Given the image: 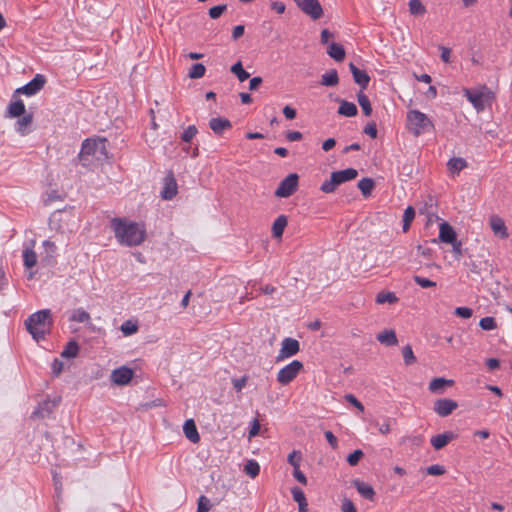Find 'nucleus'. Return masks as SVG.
Wrapping results in <instances>:
<instances>
[{"label":"nucleus","instance_id":"obj_9","mask_svg":"<svg viewBox=\"0 0 512 512\" xmlns=\"http://www.w3.org/2000/svg\"><path fill=\"white\" fill-rule=\"evenodd\" d=\"M297 6L312 19H319L323 15V9L318 0H295Z\"/></svg>","mask_w":512,"mask_h":512},{"label":"nucleus","instance_id":"obj_4","mask_svg":"<svg viewBox=\"0 0 512 512\" xmlns=\"http://www.w3.org/2000/svg\"><path fill=\"white\" fill-rule=\"evenodd\" d=\"M464 95L477 112H482L490 106L495 98L494 92L486 85H479L475 88H464Z\"/></svg>","mask_w":512,"mask_h":512},{"label":"nucleus","instance_id":"obj_50","mask_svg":"<svg viewBox=\"0 0 512 512\" xmlns=\"http://www.w3.org/2000/svg\"><path fill=\"white\" fill-rule=\"evenodd\" d=\"M413 280L422 288H431L436 286V282L431 281L427 278L421 277L419 275H415Z\"/></svg>","mask_w":512,"mask_h":512},{"label":"nucleus","instance_id":"obj_17","mask_svg":"<svg viewBox=\"0 0 512 512\" xmlns=\"http://www.w3.org/2000/svg\"><path fill=\"white\" fill-rule=\"evenodd\" d=\"M490 227L494 234L499 236L500 238L504 239L508 237L505 222L499 216L493 215L490 217Z\"/></svg>","mask_w":512,"mask_h":512},{"label":"nucleus","instance_id":"obj_21","mask_svg":"<svg viewBox=\"0 0 512 512\" xmlns=\"http://www.w3.org/2000/svg\"><path fill=\"white\" fill-rule=\"evenodd\" d=\"M33 121L31 114L23 115L22 118L18 119L15 124V130L22 136L27 135L30 132V125Z\"/></svg>","mask_w":512,"mask_h":512},{"label":"nucleus","instance_id":"obj_26","mask_svg":"<svg viewBox=\"0 0 512 512\" xmlns=\"http://www.w3.org/2000/svg\"><path fill=\"white\" fill-rule=\"evenodd\" d=\"M338 114L345 117H353L357 114V107L352 102L341 100L338 108Z\"/></svg>","mask_w":512,"mask_h":512},{"label":"nucleus","instance_id":"obj_49","mask_svg":"<svg viewBox=\"0 0 512 512\" xmlns=\"http://www.w3.org/2000/svg\"><path fill=\"white\" fill-rule=\"evenodd\" d=\"M454 314L463 319H469L473 315V310L469 307H457Z\"/></svg>","mask_w":512,"mask_h":512},{"label":"nucleus","instance_id":"obj_5","mask_svg":"<svg viewBox=\"0 0 512 512\" xmlns=\"http://www.w3.org/2000/svg\"><path fill=\"white\" fill-rule=\"evenodd\" d=\"M407 128L415 136H419L433 130L434 124L425 113L414 109L407 113Z\"/></svg>","mask_w":512,"mask_h":512},{"label":"nucleus","instance_id":"obj_64","mask_svg":"<svg viewBox=\"0 0 512 512\" xmlns=\"http://www.w3.org/2000/svg\"><path fill=\"white\" fill-rule=\"evenodd\" d=\"M271 8L278 14H283L286 10V6L282 2L274 1L271 3Z\"/></svg>","mask_w":512,"mask_h":512},{"label":"nucleus","instance_id":"obj_33","mask_svg":"<svg viewBox=\"0 0 512 512\" xmlns=\"http://www.w3.org/2000/svg\"><path fill=\"white\" fill-rule=\"evenodd\" d=\"M447 166L452 173H459L467 166V162L463 158H452L448 161Z\"/></svg>","mask_w":512,"mask_h":512},{"label":"nucleus","instance_id":"obj_53","mask_svg":"<svg viewBox=\"0 0 512 512\" xmlns=\"http://www.w3.org/2000/svg\"><path fill=\"white\" fill-rule=\"evenodd\" d=\"M226 9H227V5H225V4L214 6L209 9V16L212 19H217L223 14V12Z\"/></svg>","mask_w":512,"mask_h":512},{"label":"nucleus","instance_id":"obj_16","mask_svg":"<svg viewBox=\"0 0 512 512\" xmlns=\"http://www.w3.org/2000/svg\"><path fill=\"white\" fill-rule=\"evenodd\" d=\"M177 194V183L172 174L165 177L164 188L161 196L165 200H171Z\"/></svg>","mask_w":512,"mask_h":512},{"label":"nucleus","instance_id":"obj_20","mask_svg":"<svg viewBox=\"0 0 512 512\" xmlns=\"http://www.w3.org/2000/svg\"><path fill=\"white\" fill-rule=\"evenodd\" d=\"M183 432L188 440L192 443H198L200 440L199 433L197 431L195 422L192 419L185 421L183 425Z\"/></svg>","mask_w":512,"mask_h":512},{"label":"nucleus","instance_id":"obj_47","mask_svg":"<svg viewBox=\"0 0 512 512\" xmlns=\"http://www.w3.org/2000/svg\"><path fill=\"white\" fill-rule=\"evenodd\" d=\"M42 245H43V247L45 249V253H46L44 260L48 261L50 258H52L54 256L55 251H56V245L49 240L43 241Z\"/></svg>","mask_w":512,"mask_h":512},{"label":"nucleus","instance_id":"obj_58","mask_svg":"<svg viewBox=\"0 0 512 512\" xmlns=\"http://www.w3.org/2000/svg\"><path fill=\"white\" fill-rule=\"evenodd\" d=\"M427 473L429 475L438 476L445 473V469L443 466L439 464L431 465L427 468Z\"/></svg>","mask_w":512,"mask_h":512},{"label":"nucleus","instance_id":"obj_29","mask_svg":"<svg viewBox=\"0 0 512 512\" xmlns=\"http://www.w3.org/2000/svg\"><path fill=\"white\" fill-rule=\"evenodd\" d=\"M339 83L338 73L335 69H331L321 76V85L336 86Z\"/></svg>","mask_w":512,"mask_h":512},{"label":"nucleus","instance_id":"obj_30","mask_svg":"<svg viewBox=\"0 0 512 512\" xmlns=\"http://www.w3.org/2000/svg\"><path fill=\"white\" fill-rule=\"evenodd\" d=\"M70 321L78 323H89L91 320L90 314L82 308L74 309L69 317Z\"/></svg>","mask_w":512,"mask_h":512},{"label":"nucleus","instance_id":"obj_14","mask_svg":"<svg viewBox=\"0 0 512 512\" xmlns=\"http://www.w3.org/2000/svg\"><path fill=\"white\" fill-rule=\"evenodd\" d=\"M457 240L456 232L453 227L447 222H442L439 226V236L438 239H433V243H437V241L450 244Z\"/></svg>","mask_w":512,"mask_h":512},{"label":"nucleus","instance_id":"obj_46","mask_svg":"<svg viewBox=\"0 0 512 512\" xmlns=\"http://www.w3.org/2000/svg\"><path fill=\"white\" fill-rule=\"evenodd\" d=\"M197 132H198V130H197L196 126L195 125H190L182 133L181 139L184 142L189 143L196 136Z\"/></svg>","mask_w":512,"mask_h":512},{"label":"nucleus","instance_id":"obj_7","mask_svg":"<svg viewBox=\"0 0 512 512\" xmlns=\"http://www.w3.org/2000/svg\"><path fill=\"white\" fill-rule=\"evenodd\" d=\"M302 368L303 364L299 360H293L279 370L277 373V381L282 385L290 383L296 378Z\"/></svg>","mask_w":512,"mask_h":512},{"label":"nucleus","instance_id":"obj_39","mask_svg":"<svg viewBox=\"0 0 512 512\" xmlns=\"http://www.w3.org/2000/svg\"><path fill=\"white\" fill-rule=\"evenodd\" d=\"M358 103L366 116H370L372 113V107L369 98L362 92L357 95Z\"/></svg>","mask_w":512,"mask_h":512},{"label":"nucleus","instance_id":"obj_2","mask_svg":"<svg viewBox=\"0 0 512 512\" xmlns=\"http://www.w3.org/2000/svg\"><path fill=\"white\" fill-rule=\"evenodd\" d=\"M52 324L53 320L49 309L37 311L31 314L25 321L28 332L36 341L44 339L45 335L50 331Z\"/></svg>","mask_w":512,"mask_h":512},{"label":"nucleus","instance_id":"obj_40","mask_svg":"<svg viewBox=\"0 0 512 512\" xmlns=\"http://www.w3.org/2000/svg\"><path fill=\"white\" fill-rule=\"evenodd\" d=\"M244 472L251 478H255L260 472V466L255 460H249L244 466Z\"/></svg>","mask_w":512,"mask_h":512},{"label":"nucleus","instance_id":"obj_28","mask_svg":"<svg viewBox=\"0 0 512 512\" xmlns=\"http://www.w3.org/2000/svg\"><path fill=\"white\" fill-rule=\"evenodd\" d=\"M377 340L384 345L393 346L396 345L398 340L393 330H385L377 335Z\"/></svg>","mask_w":512,"mask_h":512},{"label":"nucleus","instance_id":"obj_22","mask_svg":"<svg viewBox=\"0 0 512 512\" xmlns=\"http://www.w3.org/2000/svg\"><path fill=\"white\" fill-rule=\"evenodd\" d=\"M23 264L27 269H32L37 264V254L33 247H25L23 250Z\"/></svg>","mask_w":512,"mask_h":512},{"label":"nucleus","instance_id":"obj_63","mask_svg":"<svg viewBox=\"0 0 512 512\" xmlns=\"http://www.w3.org/2000/svg\"><path fill=\"white\" fill-rule=\"evenodd\" d=\"M441 50V59L445 63H449L451 61V50L447 47H440Z\"/></svg>","mask_w":512,"mask_h":512},{"label":"nucleus","instance_id":"obj_25","mask_svg":"<svg viewBox=\"0 0 512 512\" xmlns=\"http://www.w3.org/2000/svg\"><path fill=\"white\" fill-rule=\"evenodd\" d=\"M287 217L285 215L278 216L272 226V234L275 238H281L287 226Z\"/></svg>","mask_w":512,"mask_h":512},{"label":"nucleus","instance_id":"obj_10","mask_svg":"<svg viewBox=\"0 0 512 512\" xmlns=\"http://www.w3.org/2000/svg\"><path fill=\"white\" fill-rule=\"evenodd\" d=\"M300 345L296 339L285 338L281 343L280 351L277 355V360L281 361L286 358H290L299 352Z\"/></svg>","mask_w":512,"mask_h":512},{"label":"nucleus","instance_id":"obj_23","mask_svg":"<svg viewBox=\"0 0 512 512\" xmlns=\"http://www.w3.org/2000/svg\"><path fill=\"white\" fill-rule=\"evenodd\" d=\"M209 127L214 133L221 134L225 129L231 127V123L225 118H212L209 121Z\"/></svg>","mask_w":512,"mask_h":512},{"label":"nucleus","instance_id":"obj_54","mask_svg":"<svg viewBox=\"0 0 512 512\" xmlns=\"http://www.w3.org/2000/svg\"><path fill=\"white\" fill-rule=\"evenodd\" d=\"M390 422H391L390 419H387L383 423H379V422L375 421V422H373V425L378 429V431L381 434L386 435V434L390 433V431H391Z\"/></svg>","mask_w":512,"mask_h":512},{"label":"nucleus","instance_id":"obj_35","mask_svg":"<svg viewBox=\"0 0 512 512\" xmlns=\"http://www.w3.org/2000/svg\"><path fill=\"white\" fill-rule=\"evenodd\" d=\"M139 327L137 322L132 320H127L122 323L120 330L124 336H131L138 331Z\"/></svg>","mask_w":512,"mask_h":512},{"label":"nucleus","instance_id":"obj_41","mask_svg":"<svg viewBox=\"0 0 512 512\" xmlns=\"http://www.w3.org/2000/svg\"><path fill=\"white\" fill-rule=\"evenodd\" d=\"M453 382L451 380H446L444 378H434L429 384V390L431 392H437L442 389L446 385H451Z\"/></svg>","mask_w":512,"mask_h":512},{"label":"nucleus","instance_id":"obj_12","mask_svg":"<svg viewBox=\"0 0 512 512\" xmlns=\"http://www.w3.org/2000/svg\"><path fill=\"white\" fill-rule=\"evenodd\" d=\"M134 371L126 366L116 368L111 373V381L119 386L127 385L133 378Z\"/></svg>","mask_w":512,"mask_h":512},{"label":"nucleus","instance_id":"obj_62","mask_svg":"<svg viewBox=\"0 0 512 512\" xmlns=\"http://www.w3.org/2000/svg\"><path fill=\"white\" fill-rule=\"evenodd\" d=\"M293 476L295 477V479L300 482L301 484L303 485H306L307 484V478L306 476L303 474V472L300 471L299 468H296L293 470Z\"/></svg>","mask_w":512,"mask_h":512},{"label":"nucleus","instance_id":"obj_51","mask_svg":"<svg viewBox=\"0 0 512 512\" xmlns=\"http://www.w3.org/2000/svg\"><path fill=\"white\" fill-rule=\"evenodd\" d=\"M402 355H403L404 362L407 365L412 364L415 361L414 353L412 351V348L409 345H407L403 348Z\"/></svg>","mask_w":512,"mask_h":512},{"label":"nucleus","instance_id":"obj_19","mask_svg":"<svg viewBox=\"0 0 512 512\" xmlns=\"http://www.w3.org/2000/svg\"><path fill=\"white\" fill-rule=\"evenodd\" d=\"M455 434L453 432H444L442 434H438L431 438V445L436 450H440L445 447L451 440L455 438Z\"/></svg>","mask_w":512,"mask_h":512},{"label":"nucleus","instance_id":"obj_15","mask_svg":"<svg viewBox=\"0 0 512 512\" xmlns=\"http://www.w3.org/2000/svg\"><path fill=\"white\" fill-rule=\"evenodd\" d=\"M457 407L456 401L447 398L439 399L434 403V411L441 417L450 415Z\"/></svg>","mask_w":512,"mask_h":512},{"label":"nucleus","instance_id":"obj_31","mask_svg":"<svg viewBox=\"0 0 512 512\" xmlns=\"http://www.w3.org/2000/svg\"><path fill=\"white\" fill-rule=\"evenodd\" d=\"M25 113V105L22 100H16L8 106L10 117H19Z\"/></svg>","mask_w":512,"mask_h":512},{"label":"nucleus","instance_id":"obj_45","mask_svg":"<svg viewBox=\"0 0 512 512\" xmlns=\"http://www.w3.org/2000/svg\"><path fill=\"white\" fill-rule=\"evenodd\" d=\"M479 326L486 331L494 330L497 328V323L493 317H484L480 320Z\"/></svg>","mask_w":512,"mask_h":512},{"label":"nucleus","instance_id":"obj_48","mask_svg":"<svg viewBox=\"0 0 512 512\" xmlns=\"http://www.w3.org/2000/svg\"><path fill=\"white\" fill-rule=\"evenodd\" d=\"M288 463L293 466L294 469L299 468L301 461V453L298 451H292L288 455Z\"/></svg>","mask_w":512,"mask_h":512},{"label":"nucleus","instance_id":"obj_42","mask_svg":"<svg viewBox=\"0 0 512 512\" xmlns=\"http://www.w3.org/2000/svg\"><path fill=\"white\" fill-rule=\"evenodd\" d=\"M206 68L203 64L197 63L192 65L188 75L191 79H199L204 76Z\"/></svg>","mask_w":512,"mask_h":512},{"label":"nucleus","instance_id":"obj_59","mask_svg":"<svg viewBox=\"0 0 512 512\" xmlns=\"http://www.w3.org/2000/svg\"><path fill=\"white\" fill-rule=\"evenodd\" d=\"M450 244L452 245V252L454 257L459 260L462 257V243L456 240Z\"/></svg>","mask_w":512,"mask_h":512},{"label":"nucleus","instance_id":"obj_24","mask_svg":"<svg viewBox=\"0 0 512 512\" xmlns=\"http://www.w3.org/2000/svg\"><path fill=\"white\" fill-rule=\"evenodd\" d=\"M353 484L362 497L366 499H372L374 497L375 492L371 485L360 480H354Z\"/></svg>","mask_w":512,"mask_h":512},{"label":"nucleus","instance_id":"obj_6","mask_svg":"<svg viewBox=\"0 0 512 512\" xmlns=\"http://www.w3.org/2000/svg\"><path fill=\"white\" fill-rule=\"evenodd\" d=\"M358 172L354 168H347L344 170L336 171L331 174L329 180H326L322 183L320 189L324 193H332L335 191L337 186L340 184L353 180L357 177Z\"/></svg>","mask_w":512,"mask_h":512},{"label":"nucleus","instance_id":"obj_37","mask_svg":"<svg viewBox=\"0 0 512 512\" xmlns=\"http://www.w3.org/2000/svg\"><path fill=\"white\" fill-rule=\"evenodd\" d=\"M358 188L362 192L363 196L367 197L371 194L374 188V181L370 178H363L358 183Z\"/></svg>","mask_w":512,"mask_h":512},{"label":"nucleus","instance_id":"obj_18","mask_svg":"<svg viewBox=\"0 0 512 512\" xmlns=\"http://www.w3.org/2000/svg\"><path fill=\"white\" fill-rule=\"evenodd\" d=\"M349 69L353 75L354 81L361 86L362 89H365L370 82V77L366 71L358 69L353 63L349 64Z\"/></svg>","mask_w":512,"mask_h":512},{"label":"nucleus","instance_id":"obj_27","mask_svg":"<svg viewBox=\"0 0 512 512\" xmlns=\"http://www.w3.org/2000/svg\"><path fill=\"white\" fill-rule=\"evenodd\" d=\"M327 53L335 61H342L345 57V50L343 46L335 42L328 46Z\"/></svg>","mask_w":512,"mask_h":512},{"label":"nucleus","instance_id":"obj_32","mask_svg":"<svg viewBox=\"0 0 512 512\" xmlns=\"http://www.w3.org/2000/svg\"><path fill=\"white\" fill-rule=\"evenodd\" d=\"M398 301L397 296L393 292L381 291L376 296L377 304H385V303H396Z\"/></svg>","mask_w":512,"mask_h":512},{"label":"nucleus","instance_id":"obj_60","mask_svg":"<svg viewBox=\"0 0 512 512\" xmlns=\"http://www.w3.org/2000/svg\"><path fill=\"white\" fill-rule=\"evenodd\" d=\"M345 400L347 402H349L350 404H352L353 406H355L359 411L363 412L364 411V406L362 405L361 402H359L356 397L352 394H347L345 395Z\"/></svg>","mask_w":512,"mask_h":512},{"label":"nucleus","instance_id":"obj_57","mask_svg":"<svg viewBox=\"0 0 512 512\" xmlns=\"http://www.w3.org/2000/svg\"><path fill=\"white\" fill-rule=\"evenodd\" d=\"M247 376H243L241 378H236L232 380L233 387L237 392H240L247 384Z\"/></svg>","mask_w":512,"mask_h":512},{"label":"nucleus","instance_id":"obj_3","mask_svg":"<svg viewBox=\"0 0 512 512\" xmlns=\"http://www.w3.org/2000/svg\"><path fill=\"white\" fill-rule=\"evenodd\" d=\"M80 160L83 165L92 164L93 160L98 162L107 158V148L105 139H87L83 142L80 151Z\"/></svg>","mask_w":512,"mask_h":512},{"label":"nucleus","instance_id":"obj_38","mask_svg":"<svg viewBox=\"0 0 512 512\" xmlns=\"http://www.w3.org/2000/svg\"><path fill=\"white\" fill-rule=\"evenodd\" d=\"M231 72L237 76L240 82H244L250 76V74L243 69L242 63L240 61L232 65Z\"/></svg>","mask_w":512,"mask_h":512},{"label":"nucleus","instance_id":"obj_13","mask_svg":"<svg viewBox=\"0 0 512 512\" xmlns=\"http://www.w3.org/2000/svg\"><path fill=\"white\" fill-rule=\"evenodd\" d=\"M45 83V79L42 75L37 74L30 82H28L26 85L18 88L16 90V93L24 94L26 96H32L35 95L37 92H39Z\"/></svg>","mask_w":512,"mask_h":512},{"label":"nucleus","instance_id":"obj_1","mask_svg":"<svg viewBox=\"0 0 512 512\" xmlns=\"http://www.w3.org/2000/svg\"><path fill=\"white\" fill-rule=\"evenodd\" d=\"M110 228L117 242L122 246H139L146 238V228L144 224L131 221L127 218H113L110 221Z\"/></svg>","mask_w":512,"mask_h":512},{"label":"nucleus","instance_id":"obj_11","mask_svg":"<svg viewBox=\"0 0 512 512\" xmlns=\"http://www.w3.org/2000/svg\"><path fill=\"white\" fill-rule=\"evenodd\" d=\"M60 402V398H55L53 400L51 399H45L39 405L35 408V410L32 412L31 417L32 418H46L50 414H52L53 410L58 406Z\"/></svg>","mask_w":512,"mask_h":512},{"label":"nucleus","instance_id":"obj_44","mask_svg":"<svg viewBox=\"0 0 512 512\" xmlns=\"http://www.w3.org/2000/svg\"><path fill=\"white\" fill-rule=\"evenodd\" d=\"M409 10L413 15H422L425 13L426 9L420 0H410L409 1Z\"/></svg>","mask_w":512,"mask_h":512},{"label":"nucleus","instance_id":"obj_55","mask_svg":"<svg viewBox=\"0 0 512 512\" xmlns=\"http://www.w3.org/2000/svg\"><path fill=\"white\" fill-rule=\"evenodd\" d=\"M363 452L361 450H355L353 453L349 454L347 457V462L351 466H355L358 464L359 460L362 458Z\"/></svg>","mask_w":512,"mask_h":512},{"label":"nucleus","instance_id":"obj_56","mask_svg":"<svg viewBox=\"0 0 512 512\" xmlns=\"http://www.w3.org/2000/svg\"><path fill=\"white\" fill-rule=\"evenodd\" d=\"M341 512H357V510L350 499L344 498L341 503Z\"/></svg>","mask_w":512,"mask_h":512},{"label":"nucleus","instance_id":"obj_43","mask_svg":"<svg viewBox=\"0 0 512 512\" xmlns=\"http://www.w3.org/2000/svg\"><path fill=\"white\" fill-rule=\"evenodd\" d=\"M291 493H292L294 501L297 502L299 506L303 507V506L308 505L305 494L300 488H298V487L292 488Z\"/></svg>","mask_w":512,"mask_h":512},{"label":"nucleus","instance_id":"obj_52","mask_svg":"<svg viewBox=\"0 0 512 512\" xmlns=\"http://www.w3.org/2000/svg\"><path fill=\"white\" fill-rule=\"evenodd\" d=\"M210 508V500L206 496H200L198 499L197 512H208Z\"/></svg>","mask_w":512,"mask_h":512},{"label":"nucleus","instance_id":"obj_8","mask_svg":"<svg viewBox=\"0 0 512 512\" xmlns=\"http://www.w3.org/2000/svg\"><path fill=\"white\" fill-rule=\"evenodd\" d=\"M298 179L299 177L296 173L289 174L280 182L278 188L275 190V196L279 198L291 196L298 187Z\"/></svg>","mask_w":512,"mask_h":512},{"label":"nucleus","instance_id":"obj_36","mask_svg":"<svg viewBox=\"0 0 512 512\" xmlns=\"http://www.w3.org/2000/svg\"><path fill=\"white\" fill-rule=\"evenodd\" d=\"M415 217V210L412 206H408L403 214V232H407Z\"/></svg>","mask_w":512,"mask_h":512},{"label":"nucleus","instance_id":"obj_34","mask_svg":"<svg viewBox=\"0 0 512 512\" xmlns=\"http://www.w3.org/2000/svg\"><path fill=\"white\" fill-rule=\"evenodd\" d=\"M79 352V345L75 341H70L61 353L64 358H75Z\"/></svg>","mask_w":512,"mask_h":512},{"label":"nucleus","instance_id":"obj_61","mask_svg":"<svg viewBox=\"0 0 512 512\" xmlns=\"http://www.w3.org/2000/svg\"><path fill=\"white\" fill-rule=\"evenodd\" d=\"M364 132L369 135L371 138L377 137V128L375 123H369L366 125Z\"/></svg>","mask_w":512,"mask_h":512}]
</instances>
